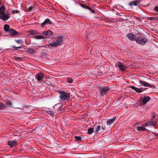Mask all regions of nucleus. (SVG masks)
<instances>
[{
    "mask_svg": "<svg viewBox=\"0 0 158 158\" xmlns=\"http://www.w3.org/2000/svg\"><path fill=\"white\" fill-rule=\"evenodd\" d=\"M60 99L63 100L65 101L69 99L70 98V94L63 91H60L59 92Z\"/></svg>",
    "mask_w": 158,
    "mask_h": 158,
    "instance_id": "1",
    "label": "nucleus"
},
{
    "mask_svg": "<svg viewBox=\"0 0 158 158\" xmlns=\"http://www.w3.org/2000/svg\"><path fill=\"white\" fill-rule=\"evenodd\" d=\"M62 39L61 37L58 38L55 41L52 42L51 43L47 44L46 45L48 46L56 47L59 46L63 44Z\"/></svg>",
    "mask_w": 158,
    "mask_h": 158,
    "instance_id": "2",
    "label": "nucleus"
},
{
    "mask_svg": "<svg viewBox=\"0 0 158 158\" xmlns=\"http://www.w3.org/2000/svg\"><path fill=\"white\" fill-rule=\"evenodd\" d=\"M136 42L140 44L144 45L148 41V39L145 37H138L135 39Z\"/></svg>",
    "mask_w": 158,
    "mask_h": 158,
    "instance_id": "3",
    "label": "nucleus"
},
{
    "mask_svg": "<svg viewBox=\"0 0 158 158\" xmlns=\"http://www.w3.org/2000/svg\"><path fill=\"white\" fill-rule=\"evenodd\" d=\"M116 65L118 66L120 70L122 71H125L126 69V66L120 62H118L116 64Z\"/></svg>",
    "mask_w": 158,
    "mask_h": 158,
    "instance_id": "4",
    "label": "nucleus"
},
{
    "mask_svg": "<svg viewBox=\"0 0 158 158\" xmlns=\"http://www.w3.org/2000/svg\"><path fill=\"white\" fill-rule=\"evenodd\" d=\"M100 89V93L101 96H103L106 94L107 91L109 90V88L108 87L105 86L101 87Z\"/></svg>",
    "mask_w": 158,
    "mask_h": 158,
    "instance_id": "5",
    "label": "nucleus"
},
{
    "mask_svg": "<svg viewBox=\"0 0 158 158\" xmlns=\"http://www.w3.org/2000/svg\"><path fill=\"white\" fill-rule=\"evenodd\" d=\"M10 17V16L4 12L2 15H0V19L4 21L7 20Z\"/></svg>",
    "mask_w": 158,
    "mask_h": 158,
    "instance_id": "6",
    "label": "nucleus"
},
{
    "mask_svg": "<svg viewBox=\"0 0 158 158\" xmlns=\"http://www.w3.org/2000/svg\"><path fill=\"white\" fill-rule=\"evenodd\" d=\"M44 75L42 73H39L37 74L36 78L37 79V81L40 82H41L43 81V78Z\"/></svg>",
    "mask_w": 158,
    "mask_h": 158,
    "instance_id": "7",
    "label": "nucleus"
},
{
    "mask_svg": "<svg viewBox=\"0 0 158 158\" xmlns=\"http://www.w3.org/2000/svg\"><path fill=\"white\" fill-rule=\"evenodd\" d=\"M139 83L141 85L145 87H148L150 88L154 87V86L153 85H150L146 82L144 81H140Z\"/></svg>",
    "mask_w": 158,
    "mask_h": 158,
    "instance_id": "8",
    "label": "nucleus"
},
{
    "mask_svg": "<svg viewBox=\"0 0 158 158\" xmlns=\"http://www.w3.org/2000/svg\"><path fill=\"white\" fill-rule=\"evenodd\" d=\"M52 24V22L49 19H47L41 24L40 26L42 27H44L46 24Z\"/></svg>",
    "mask_w": 158,
    "mask_h": 158,
    "instance_id": "9",
    "label": "nucleus"
},
{
    "mask_svg": "<svg viewBox=\"0 0 158 158\" xmlns=\"http://www.w3.org/2000/svg\"><path fill=\"white\" fill-rule=\"evenodd\" d=\"M127 37L128 38L131 40L134 41L135 40V36L133 34L129 33L127 34Z\"/></svg>",
    "mask_w": 158,
    "mask_h": 158,
    "instance_id": "10",
    "label": "nucleus"
},
{
    "mask_svg": "<svg viewBox=\"0 0 158 158\" xmlns=\"http://www.w3.org/2000/svg\"><path fill=\"white\" fill-rule=\"evenodd\" d=\"M132 89H134L137 93H140L143 91V88H138L135 87V86H131Z\"/></svg>",
    "mask_w": 158,
    "mask_h": 158,
    "instance_id": "11",
    "label": "nucleus"
},
{
    "mask_svg": "<svg viewBox=\"0 0 158 158\" xmlns=\"http://www.w3.org/2000/svg\"><path fill=\"white\" fill-rule=\"evenodd\" d=\"M52 32L49 30L42 32V34L47 36H48L49 35H52Z\"/></svg>",
    "mask_w": 158,
    "mask_h": 158,
    "instance_id": "12",
    "label": "nucleus"
},
{
    "mask_svg": "<svg viewBox=\"0 0 158 158\" xmlns=\"http://www.w3.org/2000/svg\"><path fill=\"white\" fill-rule=\"evenodd\" d=\"M150 98L149 96H144L143 100V104L145 105L150 100Z\"/></svg>",
    "mask_w": 158,
    "mask_h": 158,
    "instance_id": "13",
    "label": "nucleus"
},
{
    "mask_svg": "<svg viewBox=\"0 0 158 158\" xmlns=\"http://www.w3.org/2000/svg\"><path fill=\"white\" fill-rule=\"evenodd\" d=\"M141 2V1L137 0L135 1H132L130 2L129 5L130 6H136Z\"/></svg>",
    "mask_w": 158,
    "mask_h": 158,
    "instance_id": "14",
    "label": "nucleus"
},
{
    "mask_svg": "<svg viewBox=\"0 0 158 158\" xmlns=\"http://www.w3.org/2000/svg\"><path fill=\"white\" fill-rule=\"evenodd\" d=\"M116 117H114L112 119H110L107 121L106 123L107 125H109L112 124L115 120Z\"/></svg>",
    "mask_w": 158,
    "mask_h": 158,
    "instance_id": "15",
    "label": "nucleus"
},
{
    "mask_svg": "<svg viewBox=\"0 0 158 158\" xmlns=\"http://www.w3.org/2000/svg\"><path fill=\"white\" fill-rule=\"evenodd\" d=\"M9 32L12 36L18 34V33L17 31L12 29L10 30Z\"/></svg>",
    "mask_w": 158,
    "mask_h": 158,
    "instance_id": "16",
    "label": "nucleus"
},
{
    "mask_svg": "<svg viewBox=\"0 0 158 158\" xmlns=\"http://www.w3.org/2000/svg\"><path fill=\"white\" fill-rule=\"evenodd\" d=\"M8 144L10 145L11 147H12L16 144V141L14 140L12 141H9L8 142Z\"/></svg>",
    "mask_w": 158,
    "mask_h": 158,
    "instance_id": "17",
    "label": "nucleus"
},
{
    "mask_svg": "<svg viewBox=\"0 0 158 158\" xmlns=\"http://www.w3.org/2000/svg\"><path fill=\"white\" fill-rule=\"evenodd\" d=\"M4 29L6 32H9V31L11 29L10 28V26L8 24H5L4 26Z\"/></svg>",
    "mask_w": 158,
    "mask_h": 158,
    "instance_id": "18",
    "label": "nucleus"
},
{
    "mask_svg": "<svg viewBox=\"0 0 158 158\" xmlns=\"http://www.w3.org/2000/svg\"><path fill=\"white\" fill-rule=\"evenodd\" d=\"M27 52L31 54H35L36 51L31 48H29L27 50Z\"/></svg>",
    "mask_w": 158,
    "mask_h": 158,
    "instance_id": "19",
    "label": "nucleus"
},
{
    "mask_svg": "<svg viewBox=\"0 0 158 158\" xmlns=\"http://www.w3.org/2000/svg\"><path fill=\"white\" fill-rule=\"evenodd\" d=\"M4 12V7L2 6L0 7V15H2Z\"/></svg>",
    "mask_w": 158,
    "mask_h": 158,
    "instance_id": "20",
    "label": "nucleus"
},
{
    "mask_svg": "<svg viewBox=\"0 0 158 158\" xmlns=\"http://www.w3.org/2000/svg\"><path fill=\"white\" fill-rule=\"evenodd\" d=\"M137 130L138 131H144L146 130V128L143 127H137Z\"/></svg>",
    "mask_w": 158,
    "mask_h": 158,
    "instance_id": "21",
    "label": "nucleus"
},
{
    "mask_svg": "<svg viewBox=\"0 0 158 158\" xmlns=\"http://www.w3.org/2000/svg\"><path fill=\"white\" fill-rule=\"evenodd\" d=\"M35 38L36 39H44L45 38L44 37L41 35H35Z\"/></svg>",
    "mask_w": 158,
    "mask_h": 158,
    "instance_id": "22",
    "label": "nucleus"
},
{
    "mask_svg": "<svg viewBox=\"0 0 158 158\" xmlns=\"http://www.w3.org/2000/svg\"><path fill=\"white\" fill-rule=\"evenodd\" d=\"M101 127L99 126H96L95 132L97 133H98V131H100Z\"/></svg>",
    "mask_w": 158,
    "mask_h": 158,
    "instance_id": "23",
    "label": "nucleus"
},
{
    "mask_svg": "<svg viewBox=\"0 0 158 158\" xmlns=\"http://www.w3.org/2000/svg\"><path fill=\"white\" fill-rule=\"evenodd\" d=\"M88 133L89 134H92L94 131V129L93 128H89L88 129Z\"/></svg>",
    "mask_w": 158,
    "mask_h": 158,
    "instance_id": "24",
    "label": "nucleus"
},
{
    "mask_svg": "<svg viewBox=\"0 0 158 158\" xmlns=\"http://www.w3.org/2000/svg\"><path fill=\"white\" fill-rule=\"evenodd\" d=\"M80 6L84 8H85V9H89H89H90V7L87 6L85 4H80Z\"/></svg>",
    "mask_w": 158,
    "mask_h": 158,
    "instance_id": "25",
    "label": "nucleus"
},
{
    "mask_svg": "<svg viewBox=\"0 0 158 158\" xmlns=\"http://www.w3.org/2000/svg\"><path fill=\"white\" fill-rule=\"evenodd\" d=\"M15 41L18 44H23L24 43L23 41L19 39L18 40H15Z\"/></svg>",
    "mask_w": 158,
    "mask_h": 158,
    "instance_id": "26",
    "label": "nucleus"
},
{
    "mask_svg": "<svg viewBox=\"0 0 158 158\" xmlns=\"http://www.w3.org/2000/svg\"><path fill=\"white\" fill-rule=\"evenodd\" d=\"M14 59L17 60H22L23 58L21 57H18L16 56L14 57Z\"/></svg>",
    "mask_w": 158,
    "mask_h": 158,
    "instance_id": "27",
    "label": "nucleus"
},
{
    "mask_svg": "<svg viewBox=\"0 0 158 158\" xmlns=\"http://www.w3.org/2000/svg\"><path fill=\"white\" fill-rule=\"evenodd\" d=\"M5 107V105L2 102H0V110L3 109Z\"/></svg>",
    "mask_w": 158,
    "mask_h": 158,
    "instance_id": "28",
    "label": "nucleus"
},
{
    "mask_svg": "<svg viewBox=\"0 0 158 158\" xmlns=\"http://www.w3.org/2000/svg\"><path fill=\"white\" fill-rule=\"evenodd\" d=\"M156 19L155 17H148L147 18V19L150 20H155Z\"/></svg>",
    "mask_w": 158,
    "mask_h": 158,
    "instance_id": "29",
    "label": "nucleus"
},
{
    "mask_svg": "<svg viewBox=\"0 0 158 158\" xmlns=\"http://www.w3.org/2000/svg\"><path fill=\"white\" fill-rule=\"evenodd\" d=\"M155 124V122L153 121H152L149 122L148 124V125L149 126L153 125Z\"/></svg>",
    "mask_w": 158,
    "mask_h": 158,
    "instance_id": "30",
    "label": "nucleus"
},
{
    "mask_svg": "<svg viewBox=\"0 0 158 158\" xmlns=\"http://www.w3.org/2000/svg\"><path fill=\"white\" fill-rule=\"evenodd\" d=\"M73 81V79L70 78H68L67 79V81L69 83H72Z\"/></svg>",
    "mask_w": 158,
    "mask_h": 158,
    "instance_id": "31",
    "label": "nucleus"
},
{
    "mask_svg": "<svg viewBox=\"0 0 158 158\" xmlns=\"http://www.w3.org/2000/svg\"><path fill=\"white\" fill-rule=\"evenodd\" d=\"M75 139L77 141H80L81 140V138L80 136H77L75 137Z\"/></svg>",
    "mask_w": 158,
    "mask_h": 158,
    "instance_id": "32",
    "label": "nucleus"
},
{
    "mask_svg": "<svg viewBox=\"0 0 158 158\" xmlns=\"http://www.w3.org/2000/svg\"><path fill=\"white\" fill-rule=\"evenodd\" d=\"M6 104L7 106H10L11 105V103L10 102L8 101H7L6 102Z\"/></svg>",
    "mask_w": 158,
    "mask_h": 158,
    "instance_id": "33",
    "label": "nucleus"
},
{
    "mask_svg": "<svg viewBox=\"0 0 158 158\" xmlns=\"http://www.w3.org/2000/svg\"><path fill=\"white\" fill-rule=\"evenodd\" d=\"M47 113L50 114L52 116H53L54 115V113L52 111H47Z\"/></svg>",
    "mask_w": 158,
    "mask_h": 158,
    "instance_id": "34",
    "label": "nucleus"
},
{
    "mask_svg": "<svg viewBox=\"0 0 158 158\" xmlns=\"http://www.w3.org/2000/svg\"><path fill=\"white\" fill-rule=\"evenodd\" d=\"M19 12V11L17 10H13L11 12L13 14H14L15 13H18Z\"/></svg>",
    "mask_w": 158,
    "mask_h": 158,
    "instance_id": "35",
    "label": "nucleus"
},
{
    "mask_svg": "<svg viewBox=\"0 0 158 158\" xmlns=\"http://www.w3.org/2000/svg\"><path fill=\"white\" fill-rule=\"evenodd\" d=\"M88 10H90L93 13H95V11L94 10L92 9L91 8H90V9H89V8Z\"/></svg>",
    "mask_w": 158,
    "mask_h": 158,
    "instance_id": "36",
    "label": "nucleus"
},
{
    "mask_svg": "<svg viewBox=\"0 0 158 158\" xmlns=\"http://www.w3.org/2000/svg\"><path fill=\"white\" fill-rule=\"evenodd\" d=\"M32 6H30L29 7L28 9V11H31L32 9Z\"/></svg>",
    "mask_w": 158,
    "mask_h": 158,
    "instance_id": "37",
    "label": "nucleus"
},
{
    "mask_svg": "<svg viewBox=\"0 0 158 158\" xmlns=\"http://www.w3.org/2000/svg\"><path fill=\"white\" fill-rule=\"evenodd\" d=\"M154 10H155L157 12H158V7L156 6L154 8Z\"/></svg>",
    "mask_w": 158,
    "mask_h": 158,
    "instance_id": "38",
    "label": "nucleus"
},
{
    "mask_svg": "<svg viewBox=\"0 0 158 158\" xmlns=\"http://www.w3.org/2000/svg\"><path fill=\"white\" fill-rule=\"evenodd\" d=\"M12 47H13V48H15L16 50V49H18V48H17V47H15V46H13Z\"/></svg>",
    "mask_w": 158,
    "mask_h": 158,
    "instance_id": "39",
    "label": "nucleus"
},
{
    "mask_svg": "<svg viewBox=\"0 0 158 158\" xmlns=\"http://www.w3.org/2000/svg\"><path fill=\"white\" fill-rule=\"evenodd\" d=\"M155 115H153V116L152 117V119H153V118H155Z\"/></svg>",
    "mask_w": 158,
    "mask_h": 158,
    "instance_id": "40",
    "label": "nucleus"
},
{
    "mask_svg": "<svg viewBox=\"0 0 158 158\" xmlns=\"http://www.w3.org/2000/svg\"><path fill=\"white\" fill-rule=\"evenodd\" d=\"M22 48V46H19V47H17V48H18H18Z\"/></svg>",
    "mask_w": 158,
    "mask_h": 158,
    "instance_id": "41",
    "label": "nucleus"
},
{
    "mask_svg": "<svg viewBox=\"0 0 158 158\" xmlns=\"http://www.w3.org/2000/svg\"><path fill=\"white\" fill-rule=\"evenodd\" d=\"M31 34H34V33L33 32V31H31Z\"/></svg>",
    "mask_w": 158,
    "mask_h": 158,
    "instance_id": "42",
    "label": "nucleus"
},
{
    "mask_svg": "<svg viewBox=\"0 0 158 158\" xmlns=\"http://www.w3.org/2000/svg\"><path fill=\"white\" fill-rule=\"evenodd\" d=\"M155 17L156 18V19L155 20H158V17Z\"/></svg>",
    "mask_w": 158,
    "mask_h": 158,
    "instance_id": "43",
    "label": "nucleus"
},
{
    "mask_svg": "<svg viewBox=\"0 0 158 158\" xmlns=\"http://www.w3.org/2000/svg\"><path fill=\"white\" fill-rule=\"evenodd\" d=\"M102 131H104V127H102Z\"/></svg>",
    "mask_w": 158,
    "mask_h": 158,
    "instance_id": "44",
    "label": "nucleus"
}]
</instances>
